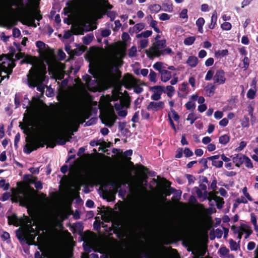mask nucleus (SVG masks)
<instances>
[{
	"mask_svg": "<svg viewBox=\"0 0 258 258\" xmlns=\"http://www.w3.org/2000/svg\"><path fill=\"white\" fill-rule=\"evenodd\" d=\"M183 153L186 157H190L193 155V152L188 148H185L183 151Z\"/></svg>",
	"mask_w": 258,
	"mask_h": 258,
	"instance_id": "obj_58",
	"label": "nucleus"
},
{
	"mask_svg": "<svg viewBox=\"0 0 258 258\" xmlns=\"http://www.w3.org/2000/svg\"><path fill=\"white\" fill-rule=\"evenodd\" d=\"M241 125L242 127H248L249 126V119L247 116H244L241 121Z\"/></svg>",
	"mask_w": 258,
	"mask_h": 258,
	"instance_id": "obj_32",
	"label": "nucleus"
},
{
	"mask_svg": "<svg viewBox=\"0 0 258 258\" xmlns=\"http://www.w3.org/2000/svg\"><path fill=\"white\" fill-rule=\"evenodd\" d=\"M152 31L151 30H146L144 32H142L140 34L137 35V38H139L141 37L148 38L151 36Z\"/></svg>",
	"mask_w": 258,
	"mask_h": 258,
	"instance_id": "obj_30",
	"label": "nucleus"
},
{
	"mask_svg": "<svg viewBox=\"0 0 258 258\" xmlns=\"http://www.w3.org/2000/svg\"><path fill=\"white\" fill-rule=\"evenodd\" d=\"M12 195L6 192L3 194L0 199L2 201H6L11 197L12 203H19V205L24 207L31 206L33 203V195L30 191L21 188H13Z\"/></svg>",
	"mask_w": 258,
	"mask_h": 258,
	"instance_id": "obj_2",
	"label": "nucleus"
},
{
	"mask_svg": "<svg viewBox=\"0 0 258 258\" xmlns=\"http://www.w3.org/2000/svg\"><path fill=\"white\" fill-rule=\"evenodd\" d=\"M47 73L46 67L44 63H39L32 67L27 75V84L31 88L37 87L39 92H43L44 86L43 82Z\"/></svg>",
	"mask_w": 258,
	"mask_h": 258,
	"instance_id": "obj_1",
	"label": "nucleus"
},
{
	"mask_svg": "<svg viewBox=\"0 0 258 258\" xmlns=\"http://www.w3.org/2000/svg\"><path fill=\"white\" fill-rule=\"evenodd\" d=\"M230 141V137L228 135H224L219 137V142L222 145H226Z\"/></svg>",
	"mask_w": 258,
	"mask_h": 258,
	"instance_id": "obj_23",
	"label": "nucleus"
},
{
	"mask_svg": "<svg viewBox=\"0 0 258 258\" xmlns=\"http://www.w3.org/2000/svg\"><path fill=\"white\" fill-rule=\"evenodd\" d=\"M128 183L127 181H125L124 182H120V181L117 182L116 181L113 180H108L106 183L103 185L104 187V193L106 196H108L109 194V191L107 189L108 185H111L113 188H116V189L120 188L122 184L125 185Z\"/></svg>",
	"mask_w": 258,
	"mask_h": 258,
	"instance_id": "obj_9",
	"label": "nucleus"
},
{
	"mask_svg": "<svg viewBox=\"0 0 258 258\" xmlns=\"http://www.w3.org/2000/svg\"><path fill=\"white\" fill-rule=\"evenodd\" d=\"M106 143L105 141H103L101 144L100 143L99 141H91L90 143V146L92 147L97 146L98 145H101V146H104L105 145Z\"/></svg>",
	"mask_w": 258,
	"mask_h": 258,
	"instance_id": "obj_48",
	"label": "nucleus"
},
{
	"mask_svg": "<svg viewBox=\"0 0 258 258\" xmlns=\"http://www.w3.org/2000/svg\"><path fill=\"white\" fill-rule=\"evenodd\" d=\"M26 141L27 143L25 145L23 151L27 154H30L33 151L36 150L40 147H44L46 144L48 140L45 138H31L29 139L27 137Z\"/></svg>",
	"mask_w": 258,
	"mask_h": 258,
	"instance_id": "obj_5",
	"label": "nucleus"
},
{
	"mask_svg": "<svg viewBox=\"0 0 258 258\" xmlns=\"http://www.w3.org/2000/svg\"><path fill=\"white\" fill-rule=\"evenodd\" d=\"M165 181V186L168 188V190L166 192V195L167 196H170L171 194L174 192L176 191V189L174 188L171 187V183L169 181L167 180L166 179H164Z\"/></svg>",
	"mask_w": 258,
	"mask_h": 258,
	"instance_id": "obj_21",
	"label": "nucleus"
},
{
	"mask_svg": "<svg viewBox=\"0 0 258 258\" xmlns=\"http://www.w3.org/2000/svg\"><path fill=\"white\" fill-rule=\"evenodd\" d=\"M131 102V98L123 97L120 99V102L122 104L123 107L129 108Z\"/></svg>",
	"mask_w": 258,
	"mask_h": 258,
	"instance_id": "obj_25",
	"label": "nucleus"
},
{
	"mask_svg": "<svg viewBox=\"0 0 258 258\" xmlns=\"http://www.w3.org/2000/svg\"><path fill=\"white\" fill-rule=\"evenodd\" d=\"M162 63L161 62H157L153 65V67L155 70L161 73V71L163 70L162 69Z\"/></svg>",
	"mask_w": 258,
	"mask_h": 258,
	"instance_id": "obj_49",
	"label": "nucleus"
},
{
	"mask_svg": "<svg viewBox=\"0 0 258 258\" xmlns=\"http://www.w3.org/2000/svg\"><path fill=\"white\" fill-rule=\"evenodd\" d=\"M83 34V32L82 33H79L78 32H75L74 33H72L71 31L68 30L64 32L63 34V38L66 39H68L71 38V37L73 35H78V34Z\"/></svg>",
	"mask_w": 258,
	"mask_h": 258,
	"instance_id": "obj_33",
	"label": "nucleus"
},
{
	"mask_svg": "<svg viewBox=\"0 0 258 258\" xmlns=\"http://www.w3.org/2000/svg\"><path fill=\"white\" fill-rule=\"evenodd\" d=\"M24 0H17L13 1L10 6L11 10H13L12 7L15 6L18 8V10L20 15L24 19L23 24L36 28L37 25L35 21L37 20L40 21L42 19V15L40 10H36L33 12L26 9V5L23 3Z\"/></svg>",
	"mask_w": 258,
	"mask_h": 258,
	"instance_id": "obj_3",
	"label": "nucleus"
},
{
	"mask_svg": "<svg viewBox=\"0 0 258 258\" xmlns=\"http://www.w3.org/2000/svg\"><path fill=\"white\" fill-rule=\"evenodd\" d=\"M183 150H182V148H178L176 153V155L175 156V157L176 158H180L182 157V155H183Z\"/></svg>",
	"mask_w": 258,
	"mask_h": 258,
	"instance_id": "obj_64",
	"label": "nucleus"
},
{
	"mask_svg": "<svg viewBox=\"0 0 258 258\" xmlns=\"http://www.w3.org/2000/svg\"><path fill=\"white\" fill-rule=\"evenodd\" d=\"M213 80L215 84H224L226 81L224 71L222 69L218 70L213 77Z\"/></svg>",
	"mask_w": 258,
	"mask_h": 258,
	"instance_id": "obj_10",
	"label": "nucleus"
},
{
	"mask_svg": "<svg viewBox=\"0 0 258 258\" xmlns=\"http://www.w3.org/2000/svg\"><path fill=\"white\" fill-rule=\"evenodd\" d=\"M215 201L216 203L217 208L220 209L222 208L223 204H224V199L220 197H216Z\"/></svg>",
	"mask_w": 258,
	"mask_h": 258,
	"instance_id": "obj_31",
	"label": "nucleus"
},
{
	"mask_svg": "<svg viewBox=\"0 0 258 258\" xmlns=\"http://www.w3.org/2000/svg\"><path fill=\"white\" fill-rule=\"evenodd\" d=\"M245 166L248 168H252L253 164L252 163L249 157L246 156L245 158L244 159V162Z\"/></svg>",
	"mask_w": 258,
	"mask_h": 258,
	"instance_id": "obj_45",
	"label": "nucleus"
},
{
	"mask_svg": "<svg viewBox=\"0 0 258 258\" xmlns=\"http://www.w3.org/2000/svg\"><path fill=\"white\" fill-rule=\"evenodd\" d=\"M250 216L251 222L254 226V229L257 231L258 230V226H257L256 217L253 213H251Z\"/></svg>",
	"mask_w": 258,
	"mask_h": 258,
	"instance_id": "obj_42",
	"label": "nucleus"
},
{
	"mask_svg": "<svg viewBox=\"0 0 258 258\" xmlns=\"http://www.w3.org/2000/svg\"><path fill=\"white\" fill-rule=\"evenodd\" d=\"M158 53L157 54V56L156 57H159L161 55H164L165 53L166 54H173L174 52L172 50L171 48H169V47H167L163 50H161V51L159 52H158Z\"/></svg>",
	"mask_w": 258,
	"mask_h": 258,
	"instance_id": "obj_29",
	"label": "nucleus"
},
{
	"mask_svg": "<svg viewBox=\"0 0 258 258\" xmlns=\"http://www.w3.org/2000/svg\"><path fill=\"white\" fill-rule=\"evenodd\" d=\"M165 92L168 97L171 98L175 92L174 88L172 86H167L166 87Z\"/></svg>",
	"mask_w": 258,
	"mask_h": 258,
	"instance_id": "obj_24",
	"label": "nucleus"
},
{
	"mask_svg": "<svg viewBox=\"0 0 258 258\" xmlns=\"http://www.w3.org/2000/svg\"><path fill=\"white\" fill-rule=\"evenodd\" d=\"M163 7H164V11L171 12L173 11V6L171 4H164Z\"/></svg>",
	"mask_w": 258,
	"mask_h": 258,
	"instance_id": "obj_46",
	"label": "nucleus"
},
{
	"mask_svg": "<svg viewBox=\"0 0 258 258\" xmlns=\"http://www.w3.org/2000/svg\"><path fill=\"white\" fill-rule=\"evenodd\" d=\"M217 13L216 11H215L211 17V23L209 25V28L210 29H213L215 27V25H216L217 22Z\"/></svg>",
	"mask_w": 258,
	"mask_h": 258,
	"instance_id": "obj_20",
	"label": "nucleus"
},
{
	"mask_svg": "<svg viewBox=\"0 0 258 258\" xmlns=\"http://www.w3.org/2000/svg\"><path fill=\"white\" fill-rule=\"evenodd\" d=\"M151 13H157L161 10V7L158 4L150 5L148 7Z\"/></svg>",
	"mask_w": 258,
	"mask_h": 258,
	"instance_id": "obj_22",
	"label": "nucleus"
},
{
	"mask_svg": "<svg viewBox=\"0 0 258 258\" xmlns=\"http://www.w3.org/2000/svg\"><path fill=\"white\" fill-rule=\"evenodd\" d=\"M136 83L135 78L132 75L128 73L124 74L121 80L122 85L128 90H131L133 87V85Z\"/></svg>",
	"mask_w": 258,
	"mask_h": 258,
	"instance_id": "obj_8",
	"label": "nucleus"
},
{
	"mask_svg": "<svg viewBox=\"0 0 258 258\" xmlns=\"http://www.w3.org/2000/svg\"><path fill=\"white\" fill-rule=\"evenodd\" d=\"M243 66L241 67L244 70H247L249 66V59L247 56H244L242 59Z\"/></svg>",
	"mask_w": 258,
	"mask_h": 258,
	"instance_id": "obj_38",
	"label": "nucleus"
},
{
	"mask_svg": "<svg viewBox=\"0 0 258 258\" xmlns=\"http://www.w3.org/2000/svg\"><path fill=\"white\" fill-rule=\"evenodd\" d=\"M136 257L137 258H149L150 253L148 249L145 247L140 248L136 255Z\"/></svg>",
	"mask_w": 258,
	"mask_h": 258,
	"instance_id": "obj_13",
	"label": "nucleus"
},
{
	"mask_svg": "<svg viewBox=\"0 0 258 258\" xmlns=\"http://www.w3.org/2000/svg\"><path fill=\"white\" fill-rule=\"evenodd\" d=\"M186 63L191 68L196 67L198 63V58L195 56H189L186 60Z\"/></svg>",
	"mask_w": 258,
	"mask_h": 258,
	"instance_id": "obj_17",
	"label": "nucleus"
},
{
	"mask_svg": "<svg viewBox=\"0 0 258 258\" xmlns=\"http://www.w3.org/2000/svg\"><path fill=\"white\" fill-rule=\"evenodd\" d=\"M36 59V57L35 56H32L30 55H27L26 57H25L24 59H23L21 61V63H29L33 65V67L36 65V64H34V60Z\"/></svg>",
	"mask_w": 258,
	"mask_h": 258,
	"instance_id": "obj_19",
	"label": "nucleus"
},
{
	"mask_svg": "<svg viewBox=\"0 0 258 258\" xmlns=\"http://www.w3.org/2000/svg\"><path fill=\"white\" fill-rule=\"evenodd\" d=\"M150 90L155 93H157L161 96L162 93L165 92V87L160 85H156L153 87H151L150 88Z\"/></svg>",
	"mask_w": 258,
	"mask_h": 258,
	"instance_id": "obj_16",
	"label": "nucleus"
},
{
	"mask_svg": "<svg viewBox=\"0 0 258 258\" xmlns=\"http://www.w3.org/2000/svg\"><path fill=\"white\" fill-rule=\"evenodd\" d=\"M185 176L188 179L189 184H192L195 182V177L193 175L189 174H186Z\"/></svg>",
	"mask_w": 258,
	"mask_h": 258,
	"instance_id": "obj_55",
	"label": "nucleus"
},
{
	"mask_svg": "<svg viewBox=\"0 0 258 258\" xmlns=\"http://www.w3.org/2000/svg\"><path fill=\"white\" fill-rule=\"evenodd\" d=\"M15 65L16 63L13 58V56H8L7 55H3L0 56V71H3L5 70H9L11 67Z\"/></svg>",
	"mask_w": 258,
	"mask_h": 258,
	"instance_id": "obj_7",
	"label": "nucleus"
},
{
	"mask_svg": "<svg viewBox=\"0 0 258 258\" xmlns=\"http://www.w3.org/2000/svg\"><path fill=\"white\" fill-rule=\"evenodd\" d=\"M109 71L111 72H115L118 75V78H120L121 77V73L119 71V68L116 65H112L109 67Z\"/></svg>",
	"mask_w": 258,
	"mask_h": 258,
	"instance_id": "obj_35",
	"label": "nucleus"
},
{
	"mask_svg": "<svg viewBox=\"0 0 258 258\" xmlns=\"http://www.w3.org/2000/svg\"><path fill=\"white\" fill-rule=\"evenodd\" d=\"M170 111L172 113L173 118L174 120L176 121H177L179 119V116L178 113L175 111V110L173 108H170Z\"/></svg>",
	"mask_w": 258,
	"mask_h": 258,
	"instance_id": "obj_60",
	"label": "nucleus"
},
{
	"mask_svg": "<svg viewBox=\"0 0 258 258\" xmlns=\"http://www.w3.org/2000/svg\"><path fill=\"white\" fill-rule=\"evenodd\" d=\"M213 75H214V71H212V70H209L208 71V72L206 75L205 80L206 81L211 80L213 77Z\"/></svg>",
	"mask_w": 258,
	"mask_h": 258,
	"instance_id": "obj_54",
	"label": "nucleus"
},
{
	"mask_svg": "<svg viewBox=\"0 0 258 258\" xmlns=\"http://www.w3.org/2000/svg\"><path fill=\"white\" fill-rule=\"evenodd\" d=\"M94 38L93 34H88L83 38V42L85 45H89Z\"/></svg>",
	"mask_w": 258,
	"mask_h": 258,
	"instance_id": "obj_27",
	"label": "nucleus"
},
{
	"mask_svg": "<svg viewBox=\"0 0 258 258\" xmlns=\"http://www.w3.org/2000/svg\"><path fill=\"white\" fill-rule=\"evenodd\" d=\"M228 51L227 49H223L222 50H219L215 52L216 56L218 55L219 56H225L228 55Z\"/></svg>",
	"mask_w": 258,
	"mask_h": 258,
	"instance_id": "obj_51",
	"label": "nucleus"
},
{
	"mask_svg": "<svg viewBox=\"0 0 258 258\" xmlns=\"http://www.w3.org/2000/svg\"><path fill=\"white\" fill-rule=\"evenodd\" d=\"M116 118L117 117L114 114H106L105 116V118L107 121L110 122V124H106V125H109V126H111L114 124Z\"/></svg>",
	"mask_w": 258,
	"mask_h": 258,
	"instance_id": "obj_18",
	"label": "nucleus"
},
{
	"mask_svg": "<svg viewBox=\"0 0 258 258\" xmlns=\"http://www.w3.org/2000/svg\"><path fill=\"white\" fill-rule=\"evenodd\" d=\"M246 145H247V143L246 142L241 141L240 143L239 146L237 148H236L235 150L236 151L239 152V151L242 150L246 147Z\"/></svg>",
	"mask_w": 258,
	"mask_h": 258,
	"instance_id": "obj_59",
	"label": "nucleus"
},
{
	"mask_svg": "<svg viewBox=\"0 0 258 258\" xmlns=\"http://www.w3.org/2000/svg\"><path fill=\"white\" fill-rule=\"evenodd\" d=\"M205 22L204 19L202 17H200L196 21V24L197 26H203Z\"/></svg>",
	"mask_w": 258,
	"mask_h": 258,
	"instance_id": "obj_62",
	"label": "nucleus"
},
{
	"mask_svg": "<svg viewBox=\"0 0 258 258\" xmlns=\"http://www.w3.org/2000/svg\"><path fill=\"white\" fill-rule=\"evenodd\" d=\"M197 118V117L195 116V114L194 113H190L188 115L186 119L187 120L190 121V123L192 124L194 123Z\"/></svg>",
	"mask_w": 258,
	"mask_h": 258,
	"instance_id": "obj_47",
	"label": "nucleus"
},
{
	"mask_svg": "<svg viewBox=\"0 0 258 258\" xmlns=\"http://www.w3.org/2000/svg\"><path fill=\"white\" fill-rule=\"evenodd\" d=\"M212 165L217 168H221L223 166V161L213 160V161H212Z\"/></svg>",
	"mask_w": 258,
	"mask_h": 258,
	"instance_id": "obj_52",
	"label": "nucleus"
},
{
	"mask_svg": "<svg viewBox=\"0 0 258 258\" xmlns=\"http://www.w3.org/2000/svg\"><path fill=\"white\" fill-rule=\"evenodd\" d=\"M145 24L143 23H138L135 25L133 28H130L129 32L131 35H133L135 32L137 33L145 28Z\"/></svg>",
	"mask_w": 258,
	"mask_h": 258,
	"instance_id": "obj_14",
	"label": "nucleus"
},
{
	"mask_svg": "<svg viewBox=\"0 0 258 258\" xmlns=\"http://www.w3.org/2000/svg\"><path fill=\"white\" fill-rule=\"evenodd\" d=\"M111 34V31L109 29H105L101 31V35L103 37H108Z\"/></svg>",
	"mask_w": 258,
	"mask_h": 258,
	"instance_id": "obj_56",
	"label": "nucleus"
},
{
	"mask_svg": "<svg viewBox=\"0 0 258 258\" xmlns=\"http://www.w3.org/2000/svg\"><path fill=\"white\" fill-rule=\"evenodd\" d=\"M221 28L223 30H230L232 28V25L229 22H224L221 25Z\"/></svg>",
	"mask_w": 258,
	"mask_h": 258,
	"instance_id": "obj_43",
	"label": "nucleus"
},
{
	"mask_svg": "<svg viewBox=\"0 0 258 258\" xmlns=\"http://www.w3.org/2000/svg\"><path fill=\"white\" fill-rule=\"evenodd\" d=\"M231 229L234 234H237L241 231H245V229L242 227H237L235 225H232Z\"/></svg>",
	"mask_w": 258,
	"mask_h": 258,
	"instance_id": "obj_44",
	"label": "nucleus"
},
{
	"mask_svg": "<svg viewBox=\"0 0 258 258\" xmlns=\"http://www.w3.org/2000/svg\"><path fill=\"white\" fill-rule=\"evenodd\" d=\"M16 236L20 241L27 240L24 233L20 229L16 230Z\"/></svg>",
	"mask_w": 258,
	"mask_h": 258,
	"instance_id": "obj_36",
	"label": "nucleus"
},
{
	"mask_svg": "<svg viewBox=\"0 0 258 258\" xmlns=\"http://www.w3.org/2000/svg\"><path fill=\"white\" fill-rule=\"evenodd\" d=\"M157 74L152 70H150V74L149 75V80L151 82L155 83L157 82Z\"/></svg>",
	"mask_w": 258,
	"mask_h": 258,
	"instance_id": "obj_37",
	"label": "nucleus"
},
{
	"mask_svg": "<svg viewBox=\"0 0 258 258\" xmlns=\"http://www.w3.org/2000/svg\"><path fill=\"white\" fill-rule=\"evenodd\" d=\"M246 156L242 154H238L233 158V161L236 167H239L244 162Z\"/></svg>",
	"mask_w": 258,
	"mask_h": 258,
	"instance_id": "obj_12",
	"label": "nucleus"
},
{
	"mask_svg": "<svg viewBox=\"0 0 258 258\" xmlns=\"http://www.w3.org/2000/svg\"><path fill=\"white\" fill-rule=\"evenodd\" d=\"M196 40V37L194 36H189L184 39L183 43L185 45H191L194 43Z\"/></svg>",
	"mask_w": 258,
	"mask_h": 258,
	"instance_id": "obj_28",
	"label": "nucleus"
},
{
	"mask_svg": "<svg viewBox=\"0 0 258 258\" xmlns=\"http://www.w3.org/2000/svg\"><path fill=\"white\" fill-rule=\"evenodd\" d=\"M137 48L135 46H133L128 50V55L130 57H133L137 55Z\"/></svg>",
	"mask_w": 258,
	"mask_h": 258,
	"instance_id": "obj_39",
	"label": "nucleus"
},
{
	"mask_svg": "<svg viewBox=\"0 0 258 258\" xmlns=\"http://www.w3.org/2000/svg\"><path fill=\"white\" fill-rule=\"evenodd\" d=\"M21 35L20 30L17 28L13 29V36L14 37H19Z\"/></svg>",
	"mask_w": 258,
	"mask_h": 258,
	"instance_id": "obj_63",
	"label": "nucleus"
},
{
	"mask_svg": "<svg viewBox=\"0 0 258 258\" xmlns=\"http://www.w3.org/2000/svg\"><path fill=\"white\" fill-rule=\"evenodd\" d=\"M10 184L9 183H6V180L4 179L0 180V187L3 188L4 190H8L10 187Z\"/></svg>",
	"mask_w": 258,
	"mask_h": 258,
	"instance_id": "obj_40",
	"label": "nucleus"
},
{
	"mask_svg": "<svg viewBox=\"0 0 258 258\" xmlns=\"http://www.w3.org/2000/svg\"><path fill=\"white\" fill-rule=\"evenodd\" d=\"M186 108L187 110H190L195 109L196 107V104L194 102L189 101L185 105Z\"/></svg>",
	"mask_w": 258,
	"mask_h": 258,
	"instance_id": "obj_50",
	"label": "nucleus"
},
{
	"mask_svg": "<svg viewBox=\"0 0 258 258\" xmlns=\"http://www.w3.org/2000/svg\"><path fill=\"white\" fill-rule=\"evenodd\" d=\"M15 68V65L13 66L12 67H11L10 68V69L9 70H5V71H3V72L7 74V75L6 76H2L1 77V80H2V81L3 80H4L5 79H9L10 78V75H11L13 73V69Z\"/></svg>",
	"mask_w": 258,
	"mask_h": 258,
	"instance_id": "obj_26",
	"label": "nucleus"
},
{
	"mask_svg": "<svg viewBox=\"0 0 258 258\" xmlns=\"http://www.w3.org/2000/svg\"><path fill=\"white\" fill-rule=\"evenodd\" d=\"M229 244L231 250H237L239 248V245L233 240L232 239L229 240Z\"/></svg>",
	"mask_w": 258,
	"mask_h": 258,
	"instance_id": "obj_34",
	"label": "nucleus"
},
{
	"mask_svg": "<svg viewBox=\"0 0 258 258\" xmlns=\"http://www.w3.org/2000/svg\"><path fill=\"white\" fill-rule=\"evenodd\" d=\"M255 94L256 91L253 89H250L247 93V97L249 99H253L255 97Z\"/></svg>",
	"mask_w": 258,
	"mask_h": 258,
	"instance_id": "obj_41",
	"label": "nucleus"
},
{
	"mask_svg": "<svg viewBox=\"0 0 258 258\" xmlns=\"http://www.w3.org/2000/svg\"><path fill=\"white\" fill-rule=\"evenodd\" d=\"M161 80L163 82L168 81L172 77L171 72L166 70L161 71Z\"/></svg>",
	"mask_w": 258,
	"mask_h": 258,
	"instance_id": "obj_15",
	"label": "nucleus"
},
{
	"mask_svg": "<svg viewBox=\"0 0 258 258\" xmlns=\"http://www.w3.org/2000/svg\"><path fill=\"white\" fill-rule=\"evenodd\" d=\"M165 107L164 103L163 101L159 102H150L147 107L148 110H152L154 112L159 111L163 109Z\"/></svg>",
	"mask_w": 258,
	"mask_h": 258,
	"instance_id": "obj_11",
	"label": "nucleus"
},
{
	"mask_svg": "<svg viewBox=\"0 0 258 258\" xmlns=\"http://www.w3.org/2000/svg\"><path fill=\"white\" fill-rule=\"evenodd\" d=\"M90 117V114L86 113L85 114L84 118L77 113H74L73 119L71 120L70 123V130L72 132L71 135L67 139H64L60 135H57L55 137V139L57 141V143L60 145H64L66 144L67 142H69L70 139L72 138V135H73L74 132L78 131L79 127L80 124L83 123L85 121V119H88Z\"/></svg>",
	"mask_w": 258,
	"mask_h": 258,
	"instance_id": "obj_4",
	"label": "nucleus"
},
{
	"mask_svg": "<svg viewBox=\"0 0 258 258\" xmlns=\"http://www.w3.org/2000/svg\"><path fill=\"white\" fill-rule=\"evenodd\" d=\"M45 44L41 41H38L36 43V47L40 50H43L45 48Z\"/></svg>",
	"mask_w": 258,
	"mask_h": 258,
	"instance_id": "obj_57",
	"label": "nucleus"
},
{
	"mask_svg": "<svg viewBox=\"0 0 258 258\" xmlns=\"http://www.w3.org/2000/svg\"><path fill=\"white\" fill-rule=\"evenodd\" d=\"M180 17L182 19H187L188 18L187 10L186 9H183L179 14Z\"/></svg>",
	"mask_w": 258,
	"mask_h": 258,
	"instance_id": "obj_61",
	"label": "nucleus"
},
{
	"mask_svg": "<svg viewBox=\"0 0 258 258\" xmlns=\"http://www.w3.org/2000/svg\"><path fill=\"white\" fill-rule=\"evenodd\" d=\"M166 41L165 39L161 40H157L153 43V46L150 47L149 51L146 50V52L148 56L151 58L152 56H157L158 52H160L161 50L160 49L164 48L166 47Z\"/></svg>",
	"mask_w": 258,
	"mask_h": 258,
	"instance_id": "obj_6",
	"label": "nucleus"
},
{
	"mask_svg": "<svg viewBox=\"0 0 258 258\" xmlns=\"http://www.w3.org/2000/svg\"><path fill=\"white\" fill-rule=\"evenodd\" d=\"M134 92L137 94H140L143 91V88L138 85H133Z\"/></svg>",
	"mask_w": 258,
	"mask_h": 258,
	"instance_id": "obj_53",
	"label": "nucleus"
}]
</instances>
